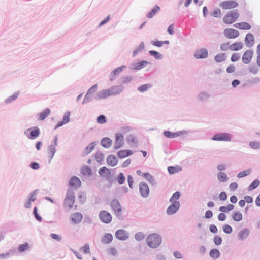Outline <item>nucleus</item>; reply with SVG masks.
I'll return each mask as SVG.
<instances>
[{
	"label": "nucleus",
	"mask_w": 260,
	"mask_h": 260,
	"mask_svg": "<svg viewBox=\"0 0 260 260\" xmlns=\"http://www.w3.org/2000/svg\"><path fill=\"white\" fill-rule=\"evenodd\" d=\"M161 238L157 234H152L147 238V244H160Z\"/></svg>",
	"instance_id": "6"
},
{
	"label": "nucleus",
	"mask_w": 260,
	"mask_h": 260,
	"mask_svg": "<svg viewBox=\"0 0 260 260\" xmlns=\"http://www.w3.org/2000/svg\"><path fill=\"white\" fill-rule=\"evenodd\" d=\"M55 153V148L53 145L49 146L48 147V154L52 158Z\"/></svg>",
	"instance_id": "39"
},
{
	"label": "nucleus",
	"mask_w": 260,
	"mask_h": 260,
	"mask_svg": "<svg viewBox=\"0 0 260 260\" xmlns=\"http://www.w3.org/2000/svg\"><path fill=\"white\" fill-rule=\"evenodd\" d=\"M212 15L215 17H220L221 15V11L219 9H215L212 13Z\"/></svg>",
	"instance_id": "55"
},
{
	"label": "nucleus",
	"mask_w": 260,
	"mask_h": 260,
	"mask_svg": "<svg viewBox=\"0 0 260 260\" xmlns=\"http://www.w3.org/2000/svg\"><path fill=\"white\" fill-rule=\"evenodd\" d=\"M80 172L83 175L86 176H91L92 174V170L90 168L85 165L82 167Z\"/></svg>",
	"instance_id": "22"
},
{
	"label": "nucleus",
	"mask_w": 260,
	"mask_h": 260,
	"mask_svg": "<svg viewBox=\"0 0 260 260\" xmlns=\"http://www.w3.org/2000/svg\"><path fill=\"white\" fill-rule=\"evenodd\" d=\"M144 43H141L139 46H138V47L137 48V49L133 53V55L134 56H135L136 54H137L138 52L142 51L144 48Z\"/></svg>",
	"instance_id": "50"
},
{
	"label": "nucleus",
	"mask_w": 260,
	"mask_h": 260,
	"mask_svg": "<svg viewBox=\"0 0 260 260\" xmlns=\"http://www.w3.org/2000/svg\"><path fill=\"white\" fill-rule=\"evenodd\" d=\"M226 59L225 54L224 53H219L215 56V60L216 62H222L225 61Z\"/></svg>",
	"instance_id": "33"
},
{
	"label": "nucleus",
	"mask_w": 260,
	"mask_h": 260,
	"mask_svg": "<svg viewBox=\"0 0 260 260\" xmlns=\"http://www.w3.org/2000/svg\"><path fill=\"white\" fill-rule=\"evenodd\" d=\"M243 47V44L240 42L235 43L229 46V49L231 51H238Z\"/></svg>",
	"instance_id": "26"
},
{
	"label": "nucleus",
	"mask_w": 260,
	"mask_h": 260,
	"mask_svg": "<svg viewBox=\"0 0 260 260\" xmlns=\"http://www.w3.org/2000/svg\"><path fill=\"white\" fill-rule=\"evenodd\" d=\"M214 242L215 244H221L222 242V239L220 236H216L214 238Z\"/></svg>",
	"instance_id": "62"
},
{
	"label": "nucleus",
	"mask_w": 260,
	"mask_h": 260,
	"mask_svg": "<svg viewBox=\"0 0 260 260\" xmlns=\"http://www.w3.org/2000/svg\"><path fill=\"white\" fill-rule=\"evenodd\" d=\"M238 184L236 182H233L230 185V188L231 190H235L238 188Z\"/></svg>",
	"instance_id": "64"
},
{
	"label": "nucleus",
	"mask_w": 260,
	"mask_h": 260,
	"mask_svg": "<svg viewBox=\"0 0 260 260\" xmlns=\"http://www.w3.org/2000/svg\"><path fill=\"white\" fill-rule=\"evenodd\" d=\"M113 239V236L112 234L107 233L105 235L103 241L106 243H109L112 242Z\"/></svg>",
	"instance_id": "38"
},
{
	"label": "nucleus",
	"mask_w": 260,
	"mask_h": 260,
	"mask_svg": "<svg viewBox=\"0 0 260 260\" xmlns=\"http://www.w3.org/2000/svg\"><path fill=\"white\" fill-rule=\"evenodd\" d=\"M139 191L143 197H147L149 194V188L147 183L141 182L139 184Z\"/></svg>",
	"instance_id": "7"
},
{
	"label": "nucleus",
	"mask_w": 260,
	"mask_h": 260,
	"mask_svg": "<svg viewBox=\"0 0 260 260\" xmlns=\"http://www.w3.org/2000/svg\"><path fill=\"white\" fill-rule=\"evenodd\" d=\"M152 44L154 46L160 47L164 44V42L161 41H154L152 42Z\"/></svg>",
	"instance_id": "58"
},
{
	"label": "nucleus",
	"mask_w": 260,
	"mask_h": 260,
	"mask_svg": "<svg viewBox=\"0 0 260 260\" xmlns=\"http://www.w3.org/2000/svg\"><path fill=\"white\" fill-rule=\"evenodd\" d=\"M124 144L123 136L121 134H117L116 135V141L115 142V148L119 149Z\"/></svg>",
	"instance_id": "13"
},
{
	"label": "nucleus",
	"mask_w": 260,
	"mask_h": 260,
	"mask_svg": "<svg viewBox=\"0 0 260 260\" xmlns=\"http://www.w3.org/2000/svg\"><path fill=\"white\" fill-rule=\"evenodd\" d=\"M133 154V152L131 150H123L120 151L117 153V156L121 158L126 157Z\"/></svg>",
	"instance_id": "27"
},
{
	"label": "nucleus",
	"mask_w": 260,
	"mask_h": 260,
	"mask_svg": "<svg viewBox=\"0 0 260 260\" xmlns=\"http://www.w3.org/2000/svg\"><path fill=\"white\" fill-rule=\"evenodd\" d=\"M238 11H229L223 17V21L226 24H231L235 22L239 18Z\"/></svg>",
	"instance_id": "2"
},
{
	"label": "nucleus",
	"mask_w": 260,
	"mask_h": 260,
	"mask_svg": "<svg viewBox=\"0 0 260 260\" xmlns=\"http://www.w3.org/2000/svg\"><path fill=\"white\" fill-rule=\"evenodd\" d=\"M234 208V206L232 204H229L227 206H221L219 207V210L223 212H228L232 210Z\"/></svg>",
	"instance_id": "35"
},
{
	"label": "nucleus",
	"mask_w": 260,
	"mask_h": 260,
	"mask_svg": "<svg viewBox=\"0 0 260 260\" xmlns=\"http://www.w3.org/2000/svg\"><path fill=\"white\" fill-rule=\"evenodd\" d=\"M34 214L35 217V218L38 220L39 221H42L41 217L39 215L38 212H37V207H35L34 208Z\"/></svg>",
	"instance_id": "56"
},
{
	"label": "nucleus",
	"mask_w": 260,
	"mask_h": 260,
	"mask_svg": "<svg viewBox=\"0 0 260 260\" xmlns=\"http://www.w3.org/2000/svg\"><path fill=\"white\" fill-rule=\"evenodd\" d=\"M259 184V181L257 179L255 180L250 185V186L249 187V190H252L254 189L255 188H256V187H257L258 186Z\"/></svg>",
	"instance_id": "40"
},
{
	"label": "nucleus",
	"mask_w": 260,
	"mask_h": 260,
	"mask_svg": "<svg viewBox=\"0 0 260 260\" xmlns=\"http://www.w3.org/2000/svg\"><path fill=\"white\" fill-rule=\"evenodd\" d=\"M245 43L246 45L248 47L253 46L254 43L253 35L250 33L247 34L245 37Z\"/></svg>",
	"instance_id": "19"
},
{
	"label": "nucleus",
	"mask_w": 260,
	"mask_h": 260,
	"mask_svg": "<svg viewBox=\"0 0 260 260\" xmlns=\"http://www.w3.org/2000/svg\"><path fill=\"white\" fill-rule=\"evenodd\" d=\"M99 173L101 176L106 177L110 175V172L108 168L103 167L100 169Z\"/></svg>",
	"instance_id": "31"
},
{
	"label": "nucleus",
	"mask_w": 260,
	"mask_h": 260,
	"mask_svg": "<svg viewBox=\"0 0 260 260\" xmlns=\"http://www.w3.org/2000/svg\"><path fill=\"white\" fill-rule=\"evenodd\" d=\"M51 237L54 239V240H57V241H59L61 240V237L59 235H57V234H51V235H50Z\"/></svg>",
	"instance_id": "59"
},
{
	"label": "nucleus",
	"mask_w": 260,
	"mask_h": 260,
	"mask_svg": "<svg viewBox=\"0 0 260 260\" xmlns=\"http://www.w3.org/2000/svg\"><path fill=\"white\" fill-rule=\"evenodd\" d=\"M123 90L120 86H113L107 89H104L99 92L98 97L99 99L108 98L109 96L119 94Z\"/></svg>",
	"instance_id": "1"
},
{
	"label": "nucleus",
	"mask_w": 260,
	"mask_h": 260,
	"mask_svg": "<svg viewBox=\"0 0 260 260\" xmlns=\"http://www.w3.org/2000/svg\"><path fill=\"white\" fill-rule=\"evenodd\" d=\"M217 178L220 182H226L228 180L227 175L224 172H219L217 174Z\"/></svg>",
	"instance_id": "32"
},
{
	"label": "nucleus",
	"mask_w": 260,
	"mask_h": 260,
	"mask_svg": "<svg viewBox=\"0 0 260 260\" xmlns=\"http://www.w3.org/2000/svg\"><path fill=\"white\" fill-rule=\"evenodd\" d=\"M219 6L223 10H230L237 8L239 3L236 0H225L221 2Z\"/></svg>",
	"instance_id": "3"
},
{
	"label": "nucleus",
	"mask_w": 260,
	"mask_h": 260,
	"mask_svg": "<svg viewBox=\"0 0 260 260\" xmlns=\"http://www.w3.org/2000/svg\"><path fill=\"white\" fill-rule=\"evenodd\" d=\"M75 203V194L73 191L68 190L64 200V206L68 209H71Z\"/></svg>",
	"instance_id": "4"
},
{
	"label": "nucleus",
	"mask_w": 260,
	"mask_h": 260,
	"mask_svg": "<svg viewBox=\"0 0 260 260\" xmlns=\"http://www.w3.org/2000/svg\"><path fill=\"white\" fill-rule=\"evenodd\" d=\"M116 237L120 240H125L128 239V233L123 229H120L116 231L115 233Z\"/></svg>",
	"instance_id": "12"
},
{
	"label": "nucleus",
	"mask_w": 260,
	"mask_h": 260,
	"mask_svg": "<svg viewBox=\"0 0 260 260\" xmlns=\"http://www.w3.org/2000/svg\"><path fill=\"white\" fill-rule=\"evenodd\" d=\"M242 214L239 212H235L232 215L233 219L236 222L240 221L242 219Z\"/></svg>",
	"instance_id": "36"
},
{
	"label": "nucleus",
	"mask_w": 260,
	"mask_h": 260,
	"mask_svg": "<svg viewBox=\"0 0 260 260\" xmlns=\"http://www.w3.org/2000/svg\"><path fill=\"white\" fill-rule=\"evenodd\" d=\"M106 119L104 115H101L98 118V122L100 124H103L106 123Z\"/></svg>",
	"instance_id": "53"
},
{
	"label": "nucleus",
	"mask_w": 260,
	"mask_h": 260,
	"mask_svg": "<svg viewBox=\"0 0 260 260\" xmlns=\"http://www.w3.org/2000/svg\"><path fill=\"white\" fill-rule=\"evenodd\" d=\"M135 238L138 240L140 241L144 238V235L142 232H139L136 234Z\"/></svg>",
	"instance_id": "57"
},
{
	"label": "nucleus",
	"mask_w": 260,
	"mask_h": 260,
	"mask_svg": "<svg viewBox=\"0 0 260 260\" xmlns=\"http://www.w3.org/2000/svg\"><path fill=\"white\" fill-rule=\"evenodd\" d=\"M235 67L234 65L231 64L226 68V72L228 73H231L235 71Z\"/></svg>",
	"instance_id": "61"
},
{
	"label": "nucleus",
	"mask_w": 260,
	"mask_h": 260,
	"mask_svg": "<svg viewBox=\"0 0 260 260\" xmlns=\"http://www.w3.org/2000/svg\"><path fill=\"white\" fill-rule=\"evenodd\" d=\"M40 134V131L38 127H36L35 129L32 130L30 135L32 138L37 137Z\"/></svg>",
	"instance_id": "49"
},
{
	"label": "nucleus",
	"mask_w": 260,
	"mask_h": 260,
	"mask_svg": "<svg viewBox=\"0 0 260 260\" xmlns=\"http://www.w3.org/2000/svg\"><path fill=\"white\" fill-rule=\"evenodd\" d=\"M240 58V55L238 53H234L232 54L231 59L232 62L238 61Z\"/></svg>",
	"instance_id": "54"
},
{
	"label": "nucleus",
	"mask_w": 260,
	"mask_h": 260,
	"mask_svg": "<svg viewBox=\"0 0 260 260\" xmlns=\"http://www.w3.org/2000/svg\"><path fill=\"white\" fill-rule=\"evenodd\" d=\"M69 184L71 186L77 188L81 186V182L77 177L73 176L71 178Z\"/></svg>",
	"instance_id": "18"
},
{
	"label": "nucleus",
	"mask_w": 260,
	"mask_h": 260,
	"mask_svg": "<svg viewBox=\"0 0 260 260\" xmlns=\"http://www.w3.org/2000/svg\"><path fill=\"white\" fill-rule=\"evenodd\" d=\"M251 172V171L250 169H247V170H244L242 172H240V173H239L237 175V177L238 178H242V177H245V176L249 175V174H250Z\"/></svg>",
	"instance_id": "41"
},
{
	"label": "nucleus",
	"mask_w": 260,
	"mask_h": 260,
	"mask_svg": "<svg viewBox=\"0 0 260 260\" xmlns=\"http://www.w3.org/2000/svg\"><path fill=\"white\" fill-rule=\"evenodd\" d=\"M211 257L213 258H218L219 256V252L217 249H212L210 252Z\"/></svg>",
	"instance_id": "43"
},
{
	"label": "nucleus",
	"mask_w": 260,
	"mask_h": 260,
	"mask_svg": "<svg viewBox=\"0 0 260 260\" xmlns=\"http://www.w3.org/2000/svg\"><path fill=\"white\" fill-rule=\"evenodd\" d=\"M253 52L251 50H248L246 51L242 56V61L245 64L249 63L252 58Z\"/></svg>",
	"instance_id": "11"
},
{
	"label": "nucleus",
	"mask_w": 260,
	"mask_h": 260,
	"mask_svg": "<svg viewBox=\"0 0 260 260\" xmlns=\"http://www.w3.org/2000/svg\"><path fill=\"white\" fill-rule=\"evenodd\" d=\"M249 234V230L247 229H245L239 232L238 237L240 239H244L248 236Z\"/></svg>",
	"instance_id": "30"
},
{
	"label": "nucleus",
	"mask_w": 260,
	"mask_h": 260,
	"mask_svg": "<svg viewBox=\"0 0 260 260\" xmlns=\"http://www.w3.org/2000/svg\"><path fill=\"white\" fill-rule=\"evenodd\" d=\"M226 218V216L224 213H221L218 216V219L220 221H224Z\"/></svg>",
	"instance_id": "63"
},
{
	"label": "nucleus",
	"mask_w": 260,
	"mask_h": 260,
	"mask_svg": "<svg viewBox=\"0 0 260 260\" xmlns=\"http://www.w3.org/2000/svg\"><path fill=\"white\" fill-rule=\"evenodd\" d=\"M124 67V66L119 67H118L116 69H115L114 70H113L112 72V73H111L110 76V80L111 81L113 80L115 77V76L120 74L123 70V68Z\"/></svg>",
	"instance_id": "25"
},
{
	"label": "nucleus",
	"mask_w": 260,
	"mask_h": 260,
	"mask_svg": "<svg viewBox=\"0 0 260 260\" xmlns=\"http://www.w3.org/2000/svg\"><path fill=\"white\" fill-rule=\"evenodd\" d=\"M99 217L102 222L106 224L110 223L112 219L111 214L106 211H101Z\"/></svg>",
	"instance_id": "5"
},
{
	"label": "nucleus",
	"mask_w": 260,
	"mask_h": 260,
	"mask_svg": "<svg viewBox=\"0 0 260 260\" xmlns=\"http://www.w3.org/2000/svg\"><path fill=\"white\" fill-rule=\"evenodd\" d=\"M148 64L149 62H147V61H141L135 65L134 69L137 70H140L144 68V67L146 66Z\"/></svg>",
	"instance_id": "34"
},
{
	"label": "nucleus",
	"mask_w": 260,
	"mask_h": 260,
	"mask_svg": "<svg viewBox=\"0 0 260 260\" xmlns=\"http://www.w3.org/2000/svg\"><path fill=\"white\" fill-rule=\"evenodd\" d=\"M224 36L229 39H234L238 37L239 35V32L234 29L228 28L224 31Z\"/></svg>",
	"instance_id": "10"
},
{
	"label": "nucleus",
	"mask_w": 260,
	"mask_h": 260,
	"mask_svg": "<svg viewBox=\"0 0 260 260\" xmlns=\"http://www.w3.org/2000/svg\"><path fill=\"white\" fill-rule=\"evenodd\" d=\"M111 206L116 214H119L121 211V206L117 200H113L111 202Z\"/></svg>",
	"instance_id": "15"
},
{
	"label": "nucleus",
	"mask_w": 260,
	"mask_h": 260,
	"mask_svg": "<svg viewBox=\"0 0 260 260\" xmlns=\"http://www.w3.org/2000/svg\"><path fill=\"white\" fill-rule=\"evenodd\" d=\"M125 180V177L123 173H120L117 177V181L120 184H122L124 183Z\"/></svg>",
	"instance_id": "47"
},
{
	"label": "nucleus",
	"mask_w": 260,
	"mask_h": 260,
	"mask_svg": "<svg viewBox=\"0 0 260 260\" xmlns=\"http://www.w3.org/2000/svg\"><path fill=\"white\" fill-rule=\"evenodd\" d=\"M150 87H151V86L149 84H144V85H143L140 86L138 88V90L140 92H144V91L147 90Z\"/></svg>",
	"instance_id": "52"
},
{
	"label": "nucleus",
	"mask_w": 260,
	"mask_h": 260,
	"mask_svg": "<svg viewBox=\"0 0 260 260\" xmlns=\"http://www.w3.org/2000/svg\"><path fill=\"white\" fill-rule=\"evenodd\" d=\"M231 139V136L228 133L217 134L215 135L212 138V140L214 141H230Z\"/></svg>",
	"instance_id": "8"
},
{
	"label": "nucleus",
	"mask_w": 260,
	"mask_h": 260,
	"mask_svg": "<svg viewBox=\"0 0 260 260\" xmlns=\"http://www.w3.org/2000/svg\"><path fill=\"white\" fill-rule=\"evenodd\" d=\"M234 26L238 29L242 30H249L251 27L249 23L245 22L237 23L234 24Z\"/></svg>",
	"instance_id": "20"
},
{
	"label": "nucleus",
	"mask_w": 260,
	"mask_h": 260,
	"mask_svg": "<svg viewBox=\"0 0 260 260\" xmlns=\"http://www.w3.org/2000/svg\"><path fill=\"white\" fill-rule=\"evenodd\" d=\"M160 8L157 6H155L151 11L147 14V17L151 18L155 14L159 11Z\"/></svg>",
	"instance_id": "37"
},
{
	"label": "nucleus",
	"mask_w": 260,
	"mask_h": 260,
	"mask_svg": "<svg viewBox=\"0 0 260 260\" xmlns=\"http://www.w3.org/2000/svg\"><path fill=\"white\" fill-rule=\"evenodd\" d=\"M182 167L179 165H177L175 166H169L168 167V171L169 173L171 174H173L176 173H178L181 171Z\"/></svg>",
	"instance_id": "24"
},
{
	"label": "nucleus",
	"mask_w": 260,
	"mask_h": 260,
	"mask_svg": "<svg viewBox=\"0 0 260 260\" xmlns=\"http://www.w3.org/2000/svg\"><path fill=\"white\" fill-rule=\"evenodd\" d=\"M83 219V216L81 213L77 212L73 214L71 217V220L73 224L80 223Z\"/></svg>",
	"instance_id": "17"
},
{
	"label": "nucleus",
	"mask_w": 260,
	"mask_h": 260,
	"mask_svg": "<svg viewBox=\"0 0 260 260\" xmlns=\"http://www.w3.org/2000/svg\"><path fill=\"white\" fill-rule=\"evenodd\" d=\"M98 89V84H95L93 86H92L88 91L87 93H92L96 91Z\"/></svg>",
	"instance_id": "60"
},
{
	"label": "nucleus",
	"mask_w": 260,
	"mask_h": 260,
	"mask_svg": "<svg viewBox=\"0 0 260 260\" xmlns=\"http://www.w3.org/2000/svg\"><path fill=\"white\" fill-rule=\"evenodd\" d=\"M208 55V51L206 49H201L196 51L194 56L197 59H203L207 57Z\"/></svg>",
	"instance_id": "14"
},
{
	"label": "nucleus",
	"mask_w": 260,
	"mask_h": 260,
	"mask_svg": "<svg viewBox=\"0 0 260 260\" xmlns=\"http://www.w3.org/2000/svg\"><path fill=\"white\" fill-rule=\"evenodd\" d=\"M223 230L227 234H231L233 231L232 227L228 224H225L223 226Z\"/></svg>",
	"instance_id": "46"
},
{
	"label": "nucleus",
	"mask_w": 260,
	"mask_h": 260,
	"mask_svg": "<svg viewBox=\"0 0 260 260\" xmlns=\"http://www.w3.org/2000/svg\"><path fill=\"white\" fill-rule=\"evenodd\" d=\"M112 140L108 138H104L101 140V145L105 148H109L112 145Z\"/></svg>",
	"instance_id": "28"
},
{
	"label": "nucleus",
	"mask_w": 260,
	"mask_h": 260,
	"mask_svg": "<svg viewBox=\"0 0 260 260\" xmlns=\"http://www.w3.org/2000/svg\"><path fill=\"white\" fill-rule=\"evenodd\" d=\"M250 146L253 149L260 148V143L256 142H251L250 143Z\"/></svg>",
	"instance_id": "51"
},
{
	"label": "nucleus",
	"mask_w": 260,
	"mask_h": 260,
	"mask_svg": "<svg viewBox=\"0 0 260 260\" xmlns=\"http://www.w3.org/2000/svg\"><path fill=\"white\" fill-rule=\"evenodd\" d=\"M185 133V131H179L176 133H172L170 131H166L164 132V135L167 138H174L177 137L179 136L182 135Z\"/></svg>",
	"instance_id": "16"
},
{
	"label": "nucleus",
	"mask_w": 260,
	"mask_h": 260,
	"mask_svg": "<svg viewBox=\"0 0 260 260\" xmlns=\"http://www.w3.org/2000/svg\"><path fill=\"white\" fill-rule=\"evenodd\" d=\"M180 207L179 202H174L168 207L167 209V213L168 215H172L176 213L179 209Z\"/></svg>",
	"instance_id": "9"
},
{
	"label": "nucleus",
	"mask_w": 260,
	"mask_h": 260,
	"mask_svg": "<svg viewBox=\"0 0 260 260\" xmlns=\"http://www.w3.org/2000/svg\"><path fill=\"white\" fill-rule=\"evenodd\" d=\"M150 55L153 56L156 59H159L162 58V55L158 52L154 50L149 51Z\"/></svg>",
	"instance_id": "42"
},
{
	"label": "nucleus",
	"mask_w": 260,
	"mask_h": 260,
	"mask_svg": "<svg viewBox=\"0 0 260 260\" xmlns=\"http://www.w3.org/2000/svg\"><path fill=\"white\" fill-rule=\"evenodd\" d=\"M70 112H67L65 113V114L63 115V119L61 121L59 122L57 125L55 126V129L63 125V124L68 123L70 121Z\"/></svg>",
	"instance_id": "21"
},
{
	"label": "nucleus",
	"mask_w": 260,
	"mask_h": 260,
	"mask_svg": "<svg viewBox=\"0 0 260 260\" xmlns=\"http://www.w3.org/2000/svg\"><path fill=\"white\" fill-rule=\"evenodd\" d=\"M249 71L252 74H256L258 72V69L255 65L249 67Z\"/></svg>",
	"instance_id": "48"
},
{
	"label": "nucleus",
	"mask_w": 260,
	"mask_h": 260,
	"mask_svg": "<svg viewBox=\"0 0 260 260\" xmlns=\"http://www.w3.org/2000/svg\"><path fill=\"white\" fill-rule=\"evenodd\" d=\"M179 197H180L179 192H176L171 197V198L170 199V202L171 203H173L174 202H177L176 200L179 199Z\"/></svg>",
	"instance_id": "45"
},
{
	"label": "nucleus",
	"mask_w": 260,
	"mask_h": 260,
	"mask_svg": "<svg viewBox=\"0 0 260 260\" xmlns=\"http://www.w3.org/2000/svg\"><path fill=\"white\" fill-rule=\"evenodd\" d=\"M107 161L109 165L114 166L117 165L118 162V159L115 156L113 155H110L107 158Z\"/></svg>",
	"instance_id": "23"
},
{
	"label": "nucleus",
	"mask_w": 260,
	"mask_h": 260,
	"mask_svg": "<svg viewBox=\"0 0 260 260\" xmlns=\"http://www.w3.org/2000/svg\"><path fill=\"white\" fill-rule=\"evenodd\" d=\"M143 176L150 182L153 183L154 182V179L153 176L149 173H144L143 174Z\"/></svg>",
	"instance_id": "44"
},
{
	"label": "nucleus",
	"mask_w": 260,
	"mask_h": 260,
	"mask_svg": "<svg viewBox=\"0 0 260 260\" xmlns=\"http://www.w3.org/2000/svg\"><path fill=\"white\" fill-rule=\"evenodd\" d=\"M50 113V110L49 108L45 109L43 111L41 112L39 115V120H43L47 117Z\"/></svg>",
	"instance_id": "29"
}]
</instances>
